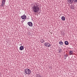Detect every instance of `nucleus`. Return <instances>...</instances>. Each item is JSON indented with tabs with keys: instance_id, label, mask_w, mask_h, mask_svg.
Wrapping results in <instances>:
<instances>
[{
	"instance_id": "11",
	"label": "nucleus",
	"mask_w": 77,
	"mask_h": 77,
	"mask_svg": "<svg viewBox=\"0 0 77 77\" xmlns=\"http://www.w3.org/2000/svg\"><path fill=\"white\" fill-rule=\"evenodd\" d=\"M65 44L66 45H68L69 44V43L67 41H66L65 42Z\"/></svg>"
},
{
	"instance_id": "13",
	"label": "nucleus",
	"mask_w": 77,
	"mask_h": 77,
	"mask_svg": "<svg viewBox=\"0 0 77 77\" xmlns=\"http://www.w3.org/2000/svg\"><path fill=\"white\" fill-rule=\"evenodd\" d=\"M36 77H41V76L40 75L38 74L36 76Z\"/></svg>"
},
{
	"instance_id": "8",
	"label": "nucleus",
	"mask_w": 77,
	"mask_h": 77,
	"mask_svg": "<svg viewBox=\"0 0 77 77\" xmlns=\"http://www.w3.org/2000/svg\"><path fill=\"white\" fill-rule=\"evenodd\" d=\"M68 2L69 3H71V4H72V3L73 2V1L72 0H68Z\"/></svg>"
},
{
	"instance_id": "4",
	"label": "nucleus",
	"mask_w": 77,
	"mask_h": 77,
	"mask_svg": "<svg viewBox=\"0 0 77 77\" xmlns=\"http://www.w3.org/2000/svg\"><path fill=\"white\" fill-rule=\"evenodd\" d=\"M45 47H50L51 45H50V44L46 42L45 43Z\"/></svg>"
},
{
	"instance_id": "1",
	"label": "nucleus",
	"mask_w": 77,
	"mask_h": 77,
	"mask_svg": "<svg viewBox=\"0 0 77 77\" xmlns=\"http://www.w3.org/2000/svg\"><path fill=\"white\" fill-rule=\"evenodd\" d=\"M32 9L33 12L37 13L39 11V5L37 4H35L32 7Z\"/></svg>"
},
{
	"instance_id": "15",
	"label": "nucleus",
	"mask_w": 77,
	"mask_h": 77,
	"mask_svg": "<svg viewBox=\"0 0 77 77\" xmlns=\"http://www.w3.org/2000/svg\"><path fill=\"white\" fill-rule=\"evenodd\" d=\"M61 52H62V51L61 50H60L59 51V53H61Z\"/></svg>"
},
{
	"instance_id": "2",
	"label": "nucleus",
	"mask_w": 77,
	"mask_h": 77,
	"mask_svg": "<svg viewBox=\"0 0 77 77\" xmlns=\"http://www.w3.org/2000/svg\"><path fill=\"white\" fill-rule=\"evenodd\" d=\"M25 72L26 73V74L29 75V74H30L31 72L30 69H26L25 70Z\"/></svg>"
},
{
	"instance_id": "12",
	"label": "nucleus",
	"mask_w": 77,
	"mask_h": 77,
	"mask_svg": "<svg viewBox=\"0 0 77 77\" xmlns=\"http://www.w3.org/2000/svg\"><path fill=\"white\" fill-rule=\"evenodd\" d=\"M59 44H60L61 45H63V42L62 41H60L59 42Z\"/></svg>"
},
{
	"instance_id": "7",
	"label": "nucleus",
	"mask_w": 77,
	"mask_h": 77,
	"mask_svg": "<svg viewBox=\"0 0 77 77\" xmlns=\"http://www.w3.org/2000/svg\"><path fill=\"white\" fill-rule=\"evenodd\" d=\"M69 54V55H72V54H73V51H70Z\"/></svg>"
},
{
	"instance_id": "9",
	"label": "nucleus",
	"mask_w": 77,
	"mask_h": 77,
	"mask_svg": "<svg viewBox=\"0 0 77 77\" xmlns=\"http://www.w3.org/2000/svg\"><path fill=\"white\" fill-rule=\"evenodd\" d=\"M61 20H63V21H65V17L64 16H62L61 17Z\"/></svg>"
},
{
	"instance_id": "6",
	"label": "nucleus",
	"mask_w": 77,
	"mask_h": 77,
	"mask_svg": "<svg viewBox=\"0 0 77 77\" xmlns=\"http://www.w3.org/2000/svg\"><path fill=\"white\" fill-rule=\"evenodd\" d=\"M28 24L30 26V27H32L33 26V24L31 22H29L28 23Z\"/></svg>"
},
{
	"instance_id": "3",
	"label": "nucleus",
	"mask_w": 77,
	"mask_h": 77,
	"mask_svg": "<svg viewBox=\"0 0 77 77\" xmlns=\"http://www.w3.org/2000/svg\"><path fill=\"white\" fill-rule=\"evenodd\" d=\"M5 2L6 1L5 0H2V3L1 6H2V7H4V6H5Z\"/></svg>"
},
{
	"instance_id": "10",
	"label": "nucleus",
	"mask_w": 77,
	"mask_h": 77,
	"mask_svg": "<svg viewBox=\"0 0 77 77\" xmlns=\"http://www.w3.org/2000/svg\"><path fill=\"white\" fill-rule=\"evenodd\" d=\"M20 50L22 51L23 49H24V47L23 46H21L20 48Z\"/></svg>"
},
{
	"instance_id": "14",
	"label": "nucleus",
	"mask_w": 77,
	"mask_h": 77,
	"mask_svg": "<svg viewBox=\"0 0 77 77\" xmlns=\"http://www.w3.org/2000/svg\"><path fill=\"white\" fill-rule=\"evenodd\" d=\"M73 2H75L76 3H77V0H73Z\"/></svg>"
},
{
	"instance_id": "5",
	"label": "nucleus",
	"mask_w": 77,
	"mask_h": 77,
	"mask_svg": "<svg viewBox=\"0 0 77 77\" xmlns=\"http://www.w3.org/2000/svg\"><path fill=\"white\" fill-rule=\"evenodd\" d=\"M21 18L23 20H26V16L25 14H23L21 16Z\"/></svg>"
}]
</instances>
